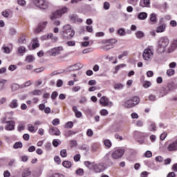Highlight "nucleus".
<instances>
[{
    "label": "nucleus",
    "instance_id": "f257e3e1",
    "mask_svg": "<svg viewBox=\"0 0 177 177\" xmlns=\"http://www.w3.org/2000/svg\"><path fill=\"white\" fill-rule=\"evenodd\" d=\"M75 35V31L71 25H66L63 27L62 38L63 39H71Z\"/></svg>",
    "mask_w": 177,
    "mask_h": 177
},
{
    "label": "nucleus",
    "instance_id": "f03ea898",
    "mask_svg": "<svg viewBox=\"0 0 177 177\" xmlns=\"http://www.w3.org/2000/svg\"><path fill=\"white\" fill-rule=\"evenodd\" d=\"M153 56L154 50H153V46H148L144 50L142 53V59L146 62H151Z\"/></svg>",
    "mask_w": 177,
    "mask_h": 177
},
{
    "label": "nucleus",
    "instance_id": "7ed1b4c3",
    "mask_svg": "<svg viewBox=\"0 0 177 177\" xmlns=\"http://www.w3.org/2000/svg\"><path fill=\"white\" fill-rule=\"evenodd\" d=\"M64 13H67V8L66 7L57 10L55 12H53L50 17V19L51 20H56V19H59V17H62Z\"/></svg>",
    "mask_w": 177,
    "mask_h": 177
},
{
    "label": "nucleus",
    "instance_id": "20e7f679",
    "mask_svg": "<svg viewBox=\"0 0 177 177\" xmlns=\"http://www.w3.org/2000/svg\"><path fill=\"white\" fill-rule=\"evenodd\" d=\"M168 45H169V39L167 37H164L159 39L158 47L159 49H162V52H164Z\"/></svg>",
    "mask_w": 177,
    "mask_h": 177
},
{
    "label": "nucleus",
    "instance_id": "39448f33",
    "mask_svg": "<svg viewBox=\"0 0 177 177\" xmlns=\"http://www.w3.org/2000/svg\"><path fill=\"white\" fill-rule=\"evenodd\" d=\"M124 153H125V149H118L112 152L111 157L113 160H118L122 158Z\"/></svg>",
    "mask_w": 177,
    "mask_h": 177
},
{
    "label": "nucleus",
    "instance_id": "423d86ee",
    "mask_svg": "<svg viewBox=\"0 0 177 177\" xmlns=\"http://www.w3.org/2000/svg\"><path fill=\"white\" fill-rule=\"evenodd\" d=\"M100 104H101L102 107H111V106H113V102H111L106 96H102L100 99Z\"/></svg>",
    "mask_w": 177,
    "mask_h": 177
},
{
    "label": "nucleus",
    "instance_id": "0eeeda50",
    "mask_svg": "<svg viewBox=\"0 0 177 177\" xmlns=\"http://www.w3.org/2000/svg\"><path fill=\"white\" fill-rule=\"evenodd\" d=\"M33 3L40 9H48V1L46 0H32Z\"/></svg>",
    "mask_w": 177,
    "mask_h": 177
},
{
    "label": "nucleus",
    "instance_id": "6e6552de",
    "mask_svg": "<svg viewBox=\"0 0 177 177\" xmlns=\"http://www.w3.org/2000/svg\"><path fill=\"white\" fill-rule=\"evenodd\" d=\"M93 169L96 174H100V172H103L106 169V167H104V163L103 162L97 163L93 165Z\"/></svg>",
    "mask_w": 177,
    "mask_h": 177
},
{
    "label": "nucleus",
    "instance_id": "1a4fd4ad",
    "mask_svg": "<svg viewBox=\"0 0 177 177\" xmlns=\"http://www.w3.org/2000/svg\"><path fill=\"white\" fill-rule=\"evenodd\" d=\"M64 49L63 48L62 46H58L55 47L54 48H52L49 52L50 56H57L58 55H60L62 52H63Z\"/></svg>",
    "mask_w": 177,
    "mask_h": 177
},
{
    "label": "nucleus",
    "instance_id": "9d476101",
    "mask_svg": "<svg viewBox=\"0 0 177 177\" xmlns=\"http://www.w3.org/2000/svg\"><path fill=\"white\" fill-rule=\"evenodd\" d=\"M5 123L7 124L5 127L6 131H15V127H16V122L15 120H8Z\"/></svg>",
    "mask_w": 177,
    "mask_h": 177
},
{
    "label": "nucleus",
    "instance_id": "9b49d317",
    "mask_svg": "<svg viewBox=\"0 0 177 177\" xmlns=\"http://www.w3.org/2000/svg\"><path fill=\"white\" fill-rule=\"evenodd\" d=\"M47 24H48L47 21L40 22L37 28L35 29V34H39L41 31H42L43 30H45Z\"/></svg>",
    "mask_w": 177,
    "mask_h": 177
},
{
    "label": "nucleus",
    "instance_id": "f8f14e48",
    "mask_svg": "<svg viewBox=\"0 0 177 177\" xmlns=\"http://www.w3.org/2000/svg\"><path fill=\"white\" fill-rule=\"evenodd\" d=\"M48 132L50 133V135H51L52 136H60V135L62 134V133L60 132V130H59V129H57V127H50Z\"/></svg>",
    "mask_w": 177,
    "mask_h": 177
},
{
    "label": "nucleus",
    "instance_id": "ddd939ff",
    "mask_svg": "<svg viewBox=\"0 0 177 177\" xmlns=\"http://www.w3.org/2000/svg\"><path fill=\"white\" fill-rule=\"evenodd\" d=\"M167 30V24H165L162 21H160V26L156 28V32H164Z\"/></svg>",
    "mask_w": 177,
    "mask_h": 177
},
{
    "label": "nucleus",
    "instance_id": "4468645a",
    "mask_svg": "<svg viewBox=\"0 0 177 177\" xmlns=\"http://www.w3.org/2000/svg\"><path fill=\"white\" fill-rule=\"evenodd\" d=\"M168 151H177V139L167 146Z\"/></svg>",
    "mask_w": 177,
    "mask_h": 177
},
{
    "label": "nucleus",
    "instance_id": "2eb2a0df",
    "mask_svg": "<svg viewBox=\"0 0 177 177\" xmlns=\"http://www.w3.org/2000/svg\"><path fill=\"white\" fill-rule=\"evenodd\" d=\"M106 44L107 45H106L104 46V48L107 50V49H112L113 46L115 44H117V39H109L108 40H106Z\"/></svg>",
    "mask_w": 177,
    "mask_h": 177
},
{
    "label": "nucleus",
    "instance_id": "dca6fc26",
    "mask_svg": "<svg viewBox=\"0 0 177 177\" xmlns=\"http://www.w3.org/2000/svg\"><path fill=\"white\" fill-rule=\"evenodd\" d=\"M131 99L133 104H130L129 106H133V107H135V106H138V104H139L140 102V98H139L138 96L131 97Z\"/></svg>",
    "mask_w": 177,
    "mask_h": 177
},
{
    "label": "nucleus",
    "instance_id": "f3484780",
    "mask_svg": "<svg viewBox=\"0 0 177 177\" xmlns=\"http://www.w3.org/2000/svg\"><path fill=\"white\" fill-rule=\"evenodd\" d=\"M149 23L150 24H157V15H156V13H152L150 15Z\"/></svg>",
    "mask_w": 177,
    "mask_h": 177
},
{
    "label": "nucleus",
    "instance_id": "a211bd4d",
    "mask_svg": "<svg viewBox=\"0 0 177 177\" xmlns=\"http://www.w3.org/2000/svg\"><path fill=\"white\" fill-rule=\"evenodd\" d=\"M10 109H17L19 107V102L17 99H13L9 104Z\"/></svg>",
    "mask_w": 177,
    "mask_h": 177
},
{
    "label": "nucleus",
    "instance_id": "6ab92c4d",
    "mask_svg": "<svg viewBox=\"0 0 177 177\" xmlns=\"http://www.w3.org/2000/svg\"><path fill=\"white\" fill-rule=\"evenodd\" d=\"M73 111L75 113V115L77 118H81L82 117V113L78 111L77 106H73L72 108Z\"/></svg>",
    "mask_w": 177,
    "mask_h": 177
},
{
    "label": "nucleus",
    "instance_id": "aec40b11",
    "mask_svg": "<svg viewBox=\"0 0 177 177\" xmlns=\"http://www.w3.org/2000/svg\"><path fill=\"white\" fill-rule=\"evenodd\" d=\"M150 6V0H140V6L142 8H149Z\"/></svg>",
    "mask_w": 177,
    "mask_h": 177
},
{
    "label": "nucleus",
    "instance_id": "412c9836",
    "mask_svg": "<svg viewBox=\"0 0 177 177\" xmlns=\"http://www.w3.org/2000/svg\"><path fill=\"white\" fill-rule=\"evenodd\" d=\"M26 36L24 34H22L18 39V44L23 45V44H26L27 40L26 39Z\"/></svg>",
    "mask_w": 177,
    "mask_h": 177
},
{
    "label": "nucleus",
    "instance_id": "4be33fe9",
    "mask_svg": "<svg viewBox=\"0 0 177 177\" xmlns=\"http://www.w3.org/2000/svg\"><path fill=\"white\" fill-rule=\"evenodd\" d=\"M129 104H133L132 100L131 98L129 100H127V101H124L123 103V106L127 109H132L133 106H131Z\"/></svg>",
    "mask_w": 177,
    "mask_h": 177
},
{
    "label": "nucleus",
    "instance_id": "5701e85b",
    "mask_svg": "<svg viewBox=\"0 0 177 177\" xmlns=\"http://www.w3.org/2000/svg\"><path fill=\"white\" fill-rule=\"evenodd\" d=\"M12 10L10 9H7L4 11H3L1 12L2 16H3V17H6V19H8V17H9V16H10V15H12Z\"/></svg>",
    "mask_w": 177,
    "mask_h": 177
},
{
    "label": "nucleus",
    "instance_id": "b1692460",
    "mask_svg": "<svg viewBox=\"0 0 177 177\" xmlns=\"http://www.w3.org/2000/svg\"><path fill=\"white\" fill-rule=\"evenodd\" d=\"M75 133H77V132L73 130H66L64 132V136H66V138H70V136H73V135H75Z\"/></svg>",
    "mask_w": 177,
    "mask_h": 177
},
{
    "label": "nucleus",
    "instance_id": "393cba45",
    "mask_svg": "<svg viewBox=\"0 0 177 177\" xmlns=\"http://www.w3.org/2000/svg\"><path fill=\"white\" fill-rule=\"evenodd\" d=\"M32 48L33 49H37V48H39V43L38 41V38L35 37L34 39H32Z\"/></svg>",
    "mask_w": 177,
    "mask_h": 177
},
{
    "label": "nucleus",
    "instance_id": "a878e982",
    "mask_svg": "<svg viewBox=\"0 0 177 177\" xmlns=\"http://www.w3.org/2000/svg\"><path fill=\"white\" fill-rule=\"evenodd\" d=\"M80 68L81 66H80V64H76L69 66V71H77V70H80Z\"/></svg>",
    "mask_w": 177,
    "mask_h": 177
},
{
    "label": "nucleus",
    "instance_id": "bb28decb",
    "mask_svg": "<svg viewBox=\"0 0 177 177\" xmlns=\"http://www.w3.org/2000/svg\"><path fill=\"white\" fill-rule=\"evenodd\" d=\"M138 19L139 20H146L147 19V13L142 12L138 14Z\"/></svg>",
    "mask_w": 177,
    "mask_h": 177
},
{
    "label": "nucleus",
    "instance_id": "cd10ccee",
    "mask_svg": "<svg viewBox=\"0 0 177 177\" xmlns=\"http://www.w3.org/2000/svg\"><path fill=\"white\" fill-rule=\"evenodd\" d=\"M37 129L38 128L35 129V127H34L32 124H28V131H29V132H31L32 133H35Z\"/></svg>",
    "mask_w": 177,
    "mask_h": 177
},
{
    "label": "nucleus",
    "instance_id": "c85d7f7f",
    "mask_svg": "<svg viewBox=\"0 0 177 177\" xmlns=\"http://www.w3.org/2000/svg\"><path fill=\"white\" fill-rule=\"evenodd\" d=\"M31 95L33 96H41L42 91L41 90L35 89L31 92Z\"/></svg>",
    "mask_w": 177,
    "mask_h": 177
},
{
    "label": "nucleus",
    "instance_id": "c756f323",
    "mask_svg": "<svg viewBox=\"0 0 177 177\" xmlns=\"http://www.w3.org/2000/svg\"><path fill=\"white\" fill-rule=\"evenodd\" d=\"M62 165L63 167H64L65 168H71V162L68 161V160H64L62 162Z\"/></svg>",
    "mask_w": 177,
    "mask_h": 177
},
{
    "label": "nucleus",
    "instance_id": "7c9ffc66",
    "mask_svg": "<svg viewBox=\"0 0 177 177\" xmlns=\"http://www.w3.org/2000/svg\"><path fill=\"white\" fill-rule=\"evenodd\" d=\"M71 20H73V21H78L79 23H82V19L80 18H77V16L75 15H71L70 17Z\"/></svg>",
    "mask_w": 177,
    "mask_h": 177
},
{
    "label": "nucleus",
    "instance_id": "2f4dec72",
    "mask_svg": "<svg viewBox=\"0 0 177 177\" xmlns=\"http://www.w3.org/2000/svg\"><path fill=\"white\" fill-rule=\"evenodd\" d=\"M177 48V39H174L171 45L170 49L171 50H175V49Z\"/></svg>",
    "mask_w": 177,
    "mask_h": 177
},
{
    "label": "nucleus",
    "instance_id": "473e14b6",
    "mask_svg": "<svg viewBox=\"0 0 177 177\" xmlns=\"http://www.w3.org/2000/svg\"><path fill=\"white\" fill-rule=\"evenodd\" d=\"M34 60H35V58L32 55H28L26 57V62L28 63H32Z\"/></svg>",
    "mask_w": 177,
    "mask_h": 177
},
{
    "label": "nucleus",
    "instance_id": "72a5a7b5",
    "mask_svg": "<svg viewBox=\"0 0 177 177\" xmlns=\"http://www.w3.org/2000/svg\"><path fill=\"white\" fill-rule=\"evenodd\" d=\"M23 147V143L21 142H15L13 145L14 149H21Z\"/></svg>",
    "mask_w": 177,
    "mask_h": 177
},
{
    "label": "nucleus",
    "instance_id": "f704fd0d",
    "mask_svg": "<svg viewBox=\"0 0 177 177\" xmlns=\"http://www.w3.org/2000/svg\"><path fill=\"white\" fill-rule=\"evenodd\" d=\"M104 145L108 147L109 149H110V147H111V141H110V140H104Z\"/></svg>",
    "mask_w": 177,
    "mask_h": 177
},
{
    "label": "nucleus",
    "instance_id": "c9c22d12",
    "mask_svg": "<svg viewBox=\"0 0 177 177\" xmlns=\"http://www.w3.org/2000/svg\"><path fill=\"white\" fill-rule=\"evenodd\" d=\"M118 34H119V35H120L121 37H124V35H125L127 34V32H125V29L120 28L118 30Z\"/></svg>",
    "mask_w": 177,
    "mask_h": 177
},
{
    "label": "nucleus",
    "instance_id": "e433bc0d",
    "mask_svg": "<svg viewBox=\"0 0 177 177\" xmlns=\"http://www.w3.org/2000/svg\"><path fill=\"white\" fill-rule=\"evenodd\" d=\"M136 37L137 38H143V37H145V33L140 30H138L136 33Z\"/></svg>",
    "mask_w": 177,
    "mask_h": 177
},
{
    "label": "nucleus",
    "instance_id": "4c0bfd02",
    "mask_svg": "<svg viewBox=\"0 0 177 177\" xmlns=\"http://www.w3.org/2000/svg\"><path fill=\"white\" fill-rule=\"evenodd\" d=\"M25 52H26V47L19 46L18 48V53H19L20 55H23V53H24Z\"/></svg>",
    "mask_w": 177,
    "mask_h": 177
},
{
    "label": "nucleus",
    "instance_id": "58836bf2",
    "mask_svg": "<svg viewBox=\"0 0 177 177\" xmlns=\"http://www.w3.org/2000/svg\"><path fill=\"white\" fill-rule=\"evenodd\" d=\"M60 156L61 157H62L63 158H65V157H67V150L66 149H62L60 151Z\"/></svg>",
    "mask_w": 177,
    "mask_h": 177
},
{
    "label": "nucleus",
    "instance_id": "ea45409f",
    "mask_svg": "<svg viewBox=\"0 0 177 177\" xmlns=\"http://www.w3.org/2000/svg\"><path fill=\"white\" fill-rule=\"evenodd\" d=\"M84 165H86L87 167V168H93V165H95V164L89 162V161H86L84 162Z\"/></svg>",
    "mask_w": 177,
    "mask_h": 177
},
{
    "label": "nucleus",
    "instance_id": "a19ab883",
    "mask_svg": "<svg viewBox=\"0 0 177 177\" xmlns=\"http://www.w3.org/2000/svg\"><path fill=\"white\" fill-rule=\"evenodd\" d=\"M167 74L168 77H172V75H174V74H175V70L168 69L167 71Z\"/></svg>",
    "mask_w": 177,
    "mask_h": 177
},
{
    "label": "nucleus",
    "instance_id": "79ce46f5",
    "mask_svg": "<svg viewBox=\"0 0 177 177\" xmlns=\"http://www.w3.org/2000/svg\"><path fill=\"white\" fill-rule=\"evenodd\" d=\"M54 161L59 165L62 164V160L60 159V157L59 156H56L54 157Z\"/></svg>",
    "mask_w": 177,
    "mask_h": 177
},
{
    "label": "nucleus",
    "instance_id": "37998d69",
    "mask_svg": "<svg viewBox=\"0 0 177 177\" xmlns=\"http://www.w3.org/2000/svg\"><path fill=\"white\" fill-rule=\"evenodd\" d=\"M139 0H128V3L133 5V6H136L138 5V1Z\"/></svg>",
    "mask_w": 177,
    "mask_h": 177
},
{
    "label": "nucleus",
    "instance_id": "c03bdc74",
    "mask_svg": "<svg viewBox=\"0 0 177 177\" xmlns=\"http://www.w3.org/2000/svg\"><path fill=\"white\" fill-rule=\"evenodd\" d=\"M100 113L101 115L103 116L109 115V111H107V109H102Z\"/></svg>",
    "mask_w": 177,
    "mask_h": 177
},
{
    "label": "nucleus",
    "instance_id": "a18cd8bd",
    "mask_svg": "<svg viewBox=\"0 0 177 177\" xmlns=\"http://www.w3.org/2000/svg\"><path fill=\"white\" fill-rule=\"evenodd\" d=\"M59 96V93H57V91H54L51 94V99L52 100H56V97Z\"/></svg>",
    "mask_w": 177,
    "mask_h": 177
},
{
    "label": "nucleus",
    "instance_id": "49530a36",
    "mask_svg": "<svg viewBox=\"0 0 177 177\" xmlns=\"http://www.w3.org/2000/svg\"><path fill=\"white\" fill-rule=\"evenodd\" d=\"M73 160H74V161H75V162H78V161H80V160H81V155L80 154L75 155L73 157Z\"/></svg>",
    "mask_w": 177,
    "mask_h": 177
},
{
    "label": "nucleus",
    "instance_id": "de8ad7c7",
    "mask_svg": "<svg viewBox=\"0 0 177 177\" xmlns=\"http://www.w3.org/2000/svg\"><path fill=\"white\" fill-rule=\"evenodd\" d=\"M74 123L73 122H67L65 124V128H73Z\"/></svg>",
    "mask_w": 177,
    "mask_h": 177
},
{
    "label": "nucleus",
    "instance_id": "09e8293b",
    "mask_svg": "<svg viewBox=\"0 0 177 177\" xmlns=\"http://www.w3.org/2000/svg\"><path fill=\"white\" fill-rule=\"evenodd\" d=\"M86 102H87V100H86V97H85V96L81 97V98L79 101L80 104H85Z\"/></svg>",
    "mask_w": 177,
    "mask_h": 177
},
{
    "label": "nucleus",
    "instance_id": "8fccbe9b",
    "mask_svg": "<svg viewBox=\"0 0 177 177\" xmlns=\"http://www.w3.org/2000/svg\"><path fill=\"white\" fill-rule=\"evenodd\" d=\"M52 124L53 125H55V126L59 125L60 124V120H59L58 118L54 119L52 121Z\"/></svg>",
    "mask_w": 177,
    "mask_h": 177
},
{
    "label": "nucleus",
    "instance_id": "3c124183",
    "mask_svg": "<svg viewBox=\"0 0 177 177\" xmlns=\"http://www.w3.org/2000/svg\"><path fill=\"white\" fill-rule=\"evenodd\" d=\"M86 135L89 138H92V136H93V131H92V129H88L87 130Z\"/></svg>",
    "mask_w": 177,
    "mask_h": 177
},
{
    "label": "nucleus",
    "instance_id": "603ef678",
    "mask_svg": "<svg viewBox=\"0 0 177 177\" xmlns=\"http://www.w3.org/2000/svg\"><path fill=\"white\" fill-rule=\"evenodd\" d=\"M3 50L4 51V53H10V48L8 46H3Z\"/></svg>",
    "mask_w": 177,
    "mask_h": 177
},
{
    "label": "nucleus",
    "instance_id": "864d4df0",
    "mask_svg": "<svg viewBox=\"0 0 177 177\" xmlns=\"http://www.w3.org/2000/svg\"><path fill=\"white\" fill-rule=\"evenodd\" d=\"M125 56H128V51H124L121 55H119L118 59H122V57H125Z\"/></svg>",
    "mask_w": 177,
    "mask_h": 177
},
{
    "label": "nucleus",
    "instance_id": "5fc2aeb1",
    "mask_svg": "<svg viewBox=\"0 0 177 177\" xmlns=\"http://www.w3.org/2000/svg\"><path fill=\"white\" fill-rule=\"evenodd\" d=\"M145 156L147 157V158H150V157L153 156V153L150 151H147L145 153Z\"/></svg>",
    "mask_w": 177,
    "mask_h": 177
},
{
    "label": "nucleus",
    "instance_id": "6e6d98bb",
    "mask_svg": "<svg viewBox=\"0 0 177 177\" xmlns=\"http://www.w3.org/2000/svg\"><path fill=\"white\" fill-rule=\"evenodd\" d=\"M143 86L145 88H150V86H151V83L149 81H147L143 84Z\"/></svg>",
    "mask_w": 177,
    "mask_h": 177
},
{
    "label": "nucleus",
    "instance_id": "4d7b16f0",
    "mask_svg": "<svg viewBox=\"0 0 177 177\" xmlns=\"http://www.w3.org/2000/svg\"><path fill=\"white\" fill-rule=\"evenodd\" d=\"M148 99L149 100H151V102H156V97L155 95L151 94L149 95Z\"/></svg>",
    "mask_w": 177,
    "mask_h": 177
},
{
    "label": "nucleus",
    "instance_id": "13d9d810",
    "mask_svg": "<svg viewBox=\"0 0 177 177\" xmlns=\"http://www.w3.org/2000/svg\"><path fill=\"white\" fill-rule=\"evenodd\" d=\"M77 81H78V79L74 78L73 80H71L68 82V85L69 86H73V85H74V82H77Z\"/></svg>",
    "mask_w": 177,
    "mask_h": 177
},
{
    "label": "nucleus",
    "instance_id": "bf43d9fd",
    "mask_svg": "<svg viewBox=\"0 0 177 177\" xmlns=\"http://www.w3.org/2000/svg\"><path fill=\"white\" fill-rule=\"evenodd\" d=\"M124 88V85L122 84H116L114 86L115 89H122Z\"/></svg>",
    "mask_w": 177,
    "mask_h": 177
},
{
    "label": "nucleus",
    "instance_id": "052dcab7",
    "mask_svg": "<svg viewBox=\"0 0 177 177\" xmlns=\"http://www.w3.org/2000/svg\"><path fill=\"white\" fill-rule=\"evenodd\" d=\"M17 68V66L16 65H10L8 67V70L10 71H15Z\"/></svg>",
    "mask_w": 177,
    "mask_h": 177
},
{
    "label": "nucleus",
    "instance_id": "680f3d73",
    "mask_svg": "<svg viewBox=\"0 0 177 177\" xmlns=\"http://www.w3.org/2000/svg\"><path fill=\"white\" fill-rule=\"evenodd\" d=\"M76 174L77 175H80V176H82V175H84V169H78L76 171Z\"/></svg>",
    "mask_w": 177,
    "mask_h": 177
},
{
    "label": "nucleus",
    "instance_id": "e2e57ef3",
    "mask_svg": "<svg viewBox=\"0 0 177 177\" xmlns=\"http://www.w3.org/2000/svg\"><path fill=\"white\" fill-rule=\"evenodd\" d=\"M25 126L23 124H19L17 129L19 132H21V131H24Z\"/></svg>",
    "mask_w": 177,
    "mask_h": 177
},
{
    "label": "nucleus",
    "instance_id": "0e129e2a",
    "mask_svg": "<svg viewBox=\"0 0 177 177\" xmlns=\"http://www.w3.org/2000/svg\"><path fill=\"white\" fill-rule=\"evenodd\" d=\"M168 136L167 132H164L160 135V140H165V138Z\"/></svg>",
    "mask_w": 177,
    "mask_h": 177
},
{
    "label": "nucleus",
    "instance_id": "69168bd1",
    "mask_svg": "<svg viewBox=\"0 0 177 177\" xmlns=\"http://www.w3.org/2000/svg\"><path fill=\"white\" fill-rule=\"evenodd\" d=\"M80 89H81V86H73L72 87V91L73 92H78V91H80Z\"/></svg>",
    "mask_w": 177,
    "mask_h": 177
},
{
    "label": "nucleus",
    "instance_id": "338daca9",
    "mask_svg": "<svg viewBox=\"0 0 177 177\" xmlns=\"http://www.w3.org/2000/svg\"><path fill=\"white\" fill-rule=\"evenodd\" d=\"M66 44L68 45V46H75V41H67Z\"/></svg>",
    "mask_w": 177,
    "mask_h": 177
},
{
    "label": "nucleus",
    "instance_id": "774afa93",
    "mask_svg": "<svg viewBox=\"0 0 177 177\" xmlns=\"http://www.w3.org/2000/svg\"><path fill=\"white\" fill-rule=\"evenodd\" d=\"M40 85H42V80H39L35 82V86H39Z\"/></svg>",
    "mask_w": 177,
    "mask_h": 177
}]
</instances>
